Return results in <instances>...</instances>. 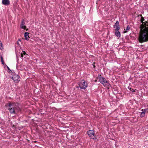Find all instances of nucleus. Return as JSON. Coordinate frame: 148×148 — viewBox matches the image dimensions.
Wrapping results in <instances>:
<instances>
[{
	"instance_id": "f257e3e1",
	"label": "nucleus",
	"mask_w": 148,
	"mask_h": 148,
	"mask_svg": "<svg viewBox=\"0 0 148 148\" xmlns=\"http://www.w3.org/2000/svg\"><path fill=\"white\" fill-rule=\"evenodd\" d=\"M140 22L141 23L140 25V34L139 37V40L140 42L142 43L148 41V22L145 20L144 18L142 15Z\"/></svg>"
},
{
	"instance_id": "f03ea898",
	"label": "nucleus",
	"mask_w": 148,
	"mask_h": 148,
	"mask_svg": "<svg viewBox=\"0 0 148 148\" xmlns=\"http://www.w3.org/2000/svg\"><path fill=\"white\" fill-rule=\"evenodd\" d=\"M8 106L9 107L8 110L11 114H16L21 110V109L19 107V104L17 103L10 102Z\"/></svg>"
},
{
	"instance_id": "7ed1b4c3",
	"label": "nucleus",
	"mask_w": 148,
	"mask_h": 148,
	"mask_svg": "<svg viewBox=\"0 0 148 148\" xmlns=\"http://www.w3.org/2000/svg\"><path fill=\"white\" fill-rule=\"evenodd\" d=\"M78 84L81 89H85L88 86L87 83L84 79L79 82Z\"/></svg>"
},
{
	"instance_id": "20e7f679",
	"label": "nucleus",
	"mask_w": 148,
	"mask_h": 148,
	"mask_svg": "<svg viewBox=\"0 0 148 148\" xmlns=\"http://www.w3.org/2000/svg\"><path fill=\"white\" fill-rule=\"evenodd\" d=\"M99 82L102 84L104 87H105L108 88H109L111 87V85L109 83L108 81H107L104 78L101 79L100 80H99Z\"/></svg>"
},
{
	"instance_id": "39448f33",
	"label": "nucleus",
	"mask_w": 148,
	"mask_h": 148,
	"mask_svg": "<svg viewBox=\"0 0 148 148\" xmlns=\"http://www.w3.org/2000/svg\"><path fill=\"white\" fill-rule=\"evenodd\" d=\"M95 132L94 130H89L87 132V134L91 138L96 139L97 136L95 135Z\"/></svg>"
},
{
	"instance_id": "423d86ee",
	"label": "nucleus",
	"mask_w": 148,
	"mask_h": 148,
	"mask_svg": "<svg viewBox=\"0 0 148 148\" xmlns=\"http://www.w3.org/2000/svg\"><path fill=\"white\" fill-rule=\"evenodd\" d=\"M12 75L11 78L14 80V82L18 83L20 81V77L18 75L15 74L14 72Z\"/></svg>"
},
{
	"instance_id": "0eeeda50",
	"label": "nucleus",
	"mask_w": 148,
	"mask_h": 148,
	"mask_svg": "<svg viewBox=\"0 0 148 148\" xmlns=\"http://www.w3.org/2000/svg\"><path fill=\"white\" fill-rule=\"evenodd\" d=\"M2 3L5 5H8L10 4L9 0H2Z\"/></svg>"
},
{
	"instance_id": "6e6552de",
	"label": "nucleus",
	"mask_w": 148,
	"mask_h": 148,
	"mask_svg": "<svg viewBox=\"0 0 148 148\" xmlns=\"http://www.w3.org/2000/svg\"><path fill=\"white\" fill-rule=\"evenodd\" d=\"M119 22L117 21L114 24V27L115 28V30H119L120 29Z\"/></svg>"
},
{
	"instance_id": "1a4fd4ad",
	"label": "nucleus",
	"mask_w": 148,
	"mask_h": 148,
	"mask_svg": "<svg viewBox=\"0 0 148 148\" xmlns=\"http://www.w3.org/2000/svg\"><path fill=\"white\" fill-rule=\"evenodd\" d=\"M147 109L148 110V109L142 110L141 111L142 112H141L140 115L141 117L142 118L145 116V112Z\"/></svg>"
},
{
	"instance_id": "9d476101",
	"label": "nucleus",
	"mask_w": 148,
	"mask_h": 148,
	"mask_svg": "<svg viewBox=\"0 0 148 148\" xmlns=\"http://www.w3.org/2000/svg\"><path fill=\"white\" fill-rule=\"evenodd\" d=\"M115 34L117 37L120 38L121 37V33L119 32V30H115Z\"/></svg>"
},
{
	"instance_id": "9b49d317",
	"label": "nucleus",
	"mask_w": 148,
	"mask_h": 148,
	"mask_svg": "<svg viewBox=\"0 0 148 148\" xmlns=\"http://www.w3.org/2000/svg\"><path fill=\"white\" fill-rule=\"evenodd\" d=\"M29 33L28 32H26L24 34V36L26 40H28L29 38Z\"/></svg>"
},
{
	"instance_id": "f8f14e48",
	"label": "nucleus",
	"mask_w": 148,
	"mask_h": 148,
	"mask_svg": "<svg viewBox=\"0 0 148 148\" xmlns=\"http://www.w3.org/2000/svg\"><path fill=\"white\" fill-rule=\"evenodd\" d=\"M5 65L6 66L8 70V72L10 73L11 74H13L14 73V71L13 70H11L10 69V68L7 65L5 64Z\"/></svg>"
},
{
	"instance_id": "ddd939ff",
	"label": "nucleus",
	"mask_w": 148,
	"mask_h": 148,
	"mask_svg": "<svg viewBox=\"0 0 148 148\" xmlns=\"http://www.w3.org/2000/svg\"><path fill=\"white\" fill-rule=\"evenodd\" d=\"M24 21L23 20L21 22V24L20 25V27L21 28L23 29H25L26 28V26L24 25Z\"/></svg>"
},
{
	"instance_id": "4468645a",
	"label": "nucleus",
	"mask_w": 148,
	"mask_h": 148,
	"mask_svg": "<svg viewBox=\"0 0 148 148\" xmlns=\"http://www.w3.org/2000/svg\"><path fill=\"white\" fill-rule=\"evenodd\" d=\"M128 88L130 90L132 91V92H135V90L134 89H133L132 88L130 87L129 86L128 87Z\"/></svg>"
},
{
	"instance_id": "2eb2a0df",
	"label": "nucleus",
	"mask_w": 148,
	"mask_h": 148,
	"mask_svg": "<svg viewBox=\"0 0 148 148\" xmlns=\"http://www.w3.org/2000/svg\"><path fill=\"white\" fill-rule=\"evenodd\" d=\"M3 49V48L2 46V44L1 41H0V49Z\"/></svg>"
},
{
	"instance_id": "dca6fc26",
	"label": "nucleus",
	"mask_w": 148,
	"mask_h": 148,
	"mask_svg": "<svg viewBox=\"0 0 148 148\" xmlns=\"http://www.w3.org/2000/svg\"><path fill=\"white\" fill-rule=\"evenodd\" d=\"M130 26L129 25H128V26L126 28L125 30L127 31H128L130 30Z\"/></svg>"
},
{
	"instance_id": "f3484780",
	"label": "nucleus",
	"mask_w": 148,
	"mask_h": 148,
	"mask_svg": "<svg viewBox=\"0 0 148 148\" xmlns=\"http://www.w3.org/2000/svg\"><path fill=\"white\" fill-rule=\"evenodd\" d=\"M98 77L99 79V80H100L101 79L103 78V77L101 76V75H98Z\"/></svg>"
},
{
	"instance_id": "a211bd4d",
	"label": "nucleus",
	"mask_w": 148,
	"mask_h": 148,
	"mask_svg": "<svg viewBox=\"0 0 148 148\" xmlns=\"http://www.w3.org/2000/svg\"><path fill=\"white\" fill-rule=\"evenodd\" d=\"M24 56L26 55L27 54L25 51H23L22 53H21Z\"/></svg>"
},
{
	"instance_id": "6ab92c4d",
	"label": "nucleus",
	"mask_w": 148,
	"mask_h": 148,
	"mask_svg": "<svg viewBox=\"0 0 148 148\" xmlns=\"http://www.w3.org/2000/svg\"><path fill=\"white\" fill-rule=\"evenodd\" d=\"M21 58H22L23 57L24 55L21 53Z\"/></svg>"
},
{
	"instance_id": "aec40b11",
	"label": "nucleus",
	"mask_w": 148,
	"mask_h": 148,
	"mask_svg": "<svg viewBox=\"0 0 148 148\" xmlns=\"http://www.w3.org/2000/svg\"><path fill=\"white\" fill-rule=\"evenodd\" d=\"M21 58H22L23 57L24 55L21 53Z\"/></svg>"
},
{
	"instance_id": "412c9836",
	"label": "nucleus",
	"mask_w": 148,
	"mask_h": 148,
	"mask_svg": "<svg viewBox=\"0 0 148 148\" xmlns=\"http://www.w3.org/2000/svg\"><path fill=\"white\" fill-rule=\"evenodd\" d=\"M1 61L3 60V58L1 56Z\"/></svg>"
},
{
	"instance_id": "4be33fe9",
	"label": "nucleus",
	"mask_w": 148,
	"mask_h": 148,
	"mask_svg": "<svg viewBox=\"0 0 148 148\" xmlns=\"http://www.w3.org/2000/svg\"><path fill=\"white\" fill-rule=\"evenodd\" d=\"M1 62L2 64H3V65H4V64H5L4 62V61L3 60L1 61Z\"/></svg>"
},
{
	"instance_id": "5701e85b",
	"label": "nucleus",
	"mask_w": 148,
	"mask_h": 148,
	"mask_svg": "<svg viewBox=\"0 0 148 148\" xmlns=\"http://www.w3.org/2000/svg\"><path fill=\"white\" fill-rule=\"evenodd\" d=\"M17 44L18 45H20V44L19 43V42H17Z\"/></svg>"
},
{
	"instance_id": "b1692460",
	"label": "nucleus",
	"mask_w": 148,
	"mask_h": 148,
	"mask_svg": "<svg viewBox=\"0 0 148 148\" xmlns=\"http://www.w3.org/2000/svg\"><path fill=\"white\" fill-rule=\"evenodd\" d=\"M18 41H21V40L20 39H18Z\"/></svg>"
},
{
	"instance_id": "393cba45",
	"label": "nucleus",
	"mask_w": 148,
	"mask_h": 148,
	"mask_svg": "<svg viewBox=\"0 0 148 148\" xmlns=\"http://www.w3.org/2000/svg\"><path fill=\"white\" fill-rule=\"evenodd\" d=\"M94 67H95V66H94Z\"/></svg>"
},
{
	"instance_id": "a878e982",
	"label": "nucleus",
	"mask_w": 148,
	"mask_h": 148,
	"mask_svg": "<svg viewBox=\"0 0 148 148\" xmlns=\"http://www.w3.org/2000/svg\"><path fill=\"white\" fill-rule=\"evenodd\" d=\"M124 32H125V33H126V31H125Z\"/></svg>"
}]
</instances>
